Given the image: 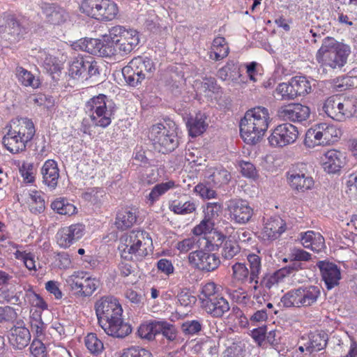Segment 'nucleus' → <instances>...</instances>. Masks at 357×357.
<instances>
[{"label": "nucleus", "mask_w": 357, "mask_h": 357, "mask_svg": "<svg viewBox=\"0 0 357 357\" xmlns=\"http://www.w3.org/2000/svg\"><path fill=\"white\" fill-rule=\"evenodd\" d=\"M95 310L98 324L107 335L122 339L132 333L131 325L123 319V309L116 298H101L96 303Z\"/></svg>", "instance_id": "nucleus-1"}, {"label": "nucleus", "mask_w": 357, "mask_h": 357, "mask_svg": "<svg viewBox=\"0 0 357 357\" xmlns=\"http://www.w3.org/2000/svg\"><path fill=\"white\" fill-rule=\"evenodd\" d=\"M270 122L268 109L257 107L248 110L240 122V133L244 142L255 144L264 136Z\"/></svg>", "instance_id": "nucleus-2"}, {"label": "nucleus", "mask_w": 357, "mask_h": 357, "mask_svg": "<svg viewBox=\"0 0 357 357\" xmlns=\"http://www.w3.org/2000/svg\"><path fill=\"white\" fill-rule=\"evenodd\" d=\"M351 48L348 45L338 43L334 38L326 37L317 52L316 59L323 73L327 70H340L347 63Z\"/></svg>", "instance_id": "nucleus-3"}, {"label": "nucleus", "mask_w": 357, "mask_h": 357, "mask_svg": "<svg viewBox=\"0 0 357 357\" xmlns=\"http://www.w3.org/2000/svg\"><path fill=\"white\" fill-rule=\"evenodd\" d=\"M120 240L121 257L128 261H142L148 255V248L152 245L149 234L140 230H132L122 236Z\"/></svg>", "instance_id": "nucleus-4"}, {"label": "nucleus", "mask_w": 357, "mask_h": 357, "mask_svg": "<svg viewBox=\"0 0 357 357\" xmlns=\"http://www.w3.org/2000/svg\"><path fill=\"white\" fill-rule=\"evenodd\" d=\"M178 126L172 121L153 125L149 134L155 150L166 154L174 151L178 146Z\"/></svg>", "instance_id": "nucleus-5"}, {"label": "nucleus", "mask_w": 357, "mask_h": 357, "mask_svg": "<svg viewBox=\"0 0 357 357\" xmlns=\"http://www.w3.org/2000/svg\"><path fill=\"white\" fill-rule=\"evenodd\" d=\"M84 109L93 126L106 128L110 125L116 108L114 102L105 95L99 94L86 102Z\"/></svg>", "instance_id": "nucleus-6"}, {"label": "nucleus", "mask_w": 357, "mask_h": 357, "mask_svg": "<svg viewBox=\"0 0 357 357\" xmlns=\"http://www.w3.org/2000/svg\"><path fill=\"white\" fill-rule=\"evenodd\" d=\"M321 296V289L315 285L302 286L282 296L280 302L285 307H307L317 303Z\"/></svg>", "instance_id": "nucleus-7"}, {"label": "nucleus", "mask_w": 357, "mask_h": 357, "mask_svg": "<svg viewBox=\"0 0 357 357\" xmlns=\"http://www.w3.org/2000/svg\"><path fill=\"white\" fill-rule=\"evenodd\" d=\"M206 181L195 187V192L202 198L212 199L217 195L213 188L227 184L231 179L230 173L222 167H210L205 172Z\"/></svg>", "instance_id": "nucleus-8"}, {"label": "nucleus", "mask_w": 357, "mask_h": 357, "mask_svg": "<svg viewBox=\"0 0 357 357\" xmlns=\"http://www.w3.org/2000/svg\"><path fill=\"white\" fill-rule=\"evenodd\" d=\"M356 100L343 96L335 95L328 98L322 106L323 111L330 118L342 121L356 112Z\"/></svg>", "instance_id": "nucleus-9"}, {"label": "nucleus", "mask_w": 357, "mask_h": 357, "mask_svg": "<svg viewBox=\"0 0 357 357\" xmlns=\"http://www.w3.org/2000/svg\"><path fill=\"white\" fill-rule=\"evenodd\" d=\"M340 135V130L334 125L321 123L307 131L304 144L310 148L319 145H328L337 141Z\"/></svg>", "instance_id": "nucleus-10"}, {"label": "nucleus", "mask_w": 357, "mask_h": 357, "mask_svg": "<svg viewBox=\"0 0 357 357\" xmlns=\"http://www.w3.org/2000/svg\"><path fill=\"white\" fill-rule=\"evenodd\" d=\"M80 9L83 13L99 21H110L119 12L117 5L111 0H84Z\"/></svg>", "instance_id": "nucleus-11"}, {"label": "nucleus", "mask_w": 357, "mask_h": 357, "mask_svg": "<svg viewBox=\"0 0 357 357\" xmlns=\"http://www.w3.org/2000/svg\"><path fill=\"white\" fill-rule=\"evenodd\" d=\"M306 163L293 165L287 172V182L291 188L297 192H305L312 188L314 180Z\"/></svg>", "instance_id": "nucleus-12"}, {"label": "nucleus", "mask_w": 357, "mask_h": 357, "mask_svg": "<svg viewBox=\"0 0 357 357\" xmlns=\"http://www.w3.org/2000/svg\"><path fill=\"white\" fill-rule=\"evenodd\" d=\"M67 284L77 297H89L98 289L100 282L87 277L84 272H75L66 279Z\"/></svg>", "instance_id": "nucleus-13"}, {"label": "nucleus", "mask_w": 357, "mask_h": 357, "mask_svg": "<svg viewBox=\"0 0 357 357\" xmlns=\"http://www.w3.org/2000/svg\"><path fill=\"white\" fill-rule=\"evenodd\" d=\"M226 205L229 219L236 224L248 223L254 214L253 208L246 200L242 199H231L227 202Z\"/></svg>", "instance_id": "nucleus-14"}, {"label": "nucleus", "mask_w": 357, "mask_h": 357, "mask_svg": "<svg viewBox=\"0 0 357 357\" xmlns=\"http://www.w3.org/2000/svg\"><path fill=\"white\" fill-rule=\"evenodd\" d=\"M68 74L73 79L82 77L87 79L99 75V66L93 58L76 57L69 64Z\"/></svg>", "instance_id": "nucleus-15"}, {"label": "nucleus", "mask_w": 357, "mask_h": 357, "mask_svg": "<svg viewBox=\"0 0 357 357\" xmlns=\"http://www.w3.org/2000/svg\"><path fill=\"white\" fill-rule=\"evenodd\" d=\"M188 262L196 269L204 272H211L218 268L221 261L214 253L196 250L188 255Z\"/></svg>", "instance_id": "nucleus-16"}, {"label": "nucleus", "mask_w": 357, "mask_h": 357, "mask_svg": "<svg viewBox=\"0 0 357 357\" xmlns=\"http://www.w3.org/2000/svg\"><path fill=\"white\" fill-rule=\"evenodd\" d=\"M298 136L297 128L291 123H282L278 126L268 137L272 146L283 147L294 143Z\"/></svg>", "instance_id": "nucleus-17"}, {"label": "nucleus", "mask_w": 357, "mask_h": 357, "mask_svg": "<svg viewBox=\"0 0 357 357\" xmlns=\"http://www.w3.org/2000/svg\"><path fill=\"white\" fill-rule=\"evenodd\" d=\"M78 46L82 51L98 56L111 57L116 54L112 44H107L105 40L86 38L79 40Z\"/></svg>", "instance_id": "nucleus-18"}, {"label": "nucleus", "mask_w": 357, "mask_h": 357, "mask_svg": "<svg viewBox=\"0 0 357 357\" xmlns=\"http://www.w3.org/2000/svg\"><path fill=\"white\" fill-rule=\"evenodd\" d=\"M85 226L80 223L63 227L56 233L57 243L61 248H68L83 236Z\"/></svg>", "instance_id": "nucleus-19"}, {"label": "nucleus", "mask_w": 357, "mask_h": 357, "mask_svg": "<svg viewBox=\"0 0 357 357\" xmlns=\"http://www.w3.org/2000/svg\"><path fill=\"white\" fill-rule=\"evenodd\" d=\"M310 115V108L300 103L289 104L280 107L278 110V116L280 119L292 122L305 121Z\"/></svg>", "instance_id": "nucleus-20"}, {"label": "nucleus", "mask_w": 357, "mask_h": 357, "mask_svg": "<svg viewBox=\"0 0 357 357\" xmlns=\"http://www.w3.org/2000/svg\"><path fill=\"white\" fill-rule=\"evenodd\" d=\"M317 266L319 268L326 287L331 290L339 284L341 279L340 269L332 262L319 261Z\"/></svg>", "instance_id": "nucleus-21"}, {"label": "nucleus", "mask_w": 357, "mask_h": 357, "mask_svg": "<svg viewBox=\"0 0 357 357\" xmlns=\"http://www.w3.org/2000/svg\"><path fill=\"white\" fill-rule=\"evenodd\" d=\"M13 326L8 334L10 344L15 349H23L30 342L31 333L24 326L20 325Z\"/></svg>", "instance_id": "nucleus-22"}, {"label": "nucleus", "mask_w": 357, "mask_h": 357, "mask_svg": "<svg viewBox=\"0 0 357 357\" xmlns=\"http://www.w3.org/2000/svg\"><path fill=\"white\" fill-rule=\"evenodd\" d=\"M285 229L284 221L279 216H273L264 222L261 236L264 240L272 241L278 238Z\"/></svg>", "instance_id": "nucleus-23"}, {"label": "nucleus", "mask_w": 357, "mask_h": 357, "mask_svg": "<svg viewBox=\"0 0 357 357\" xmlns=\"http://www.w3.org/2000/svg\"><path fill=\"white\" fill-rule=\"evenodd\" d=\"M202 303L206 312L215 318L222 317L230 309L228 301L221 294L217 295L207 301H202Z\"/></svg>", "instance_id": "nucleus-24"}, {"label": "nucleus", "mask_w": 357, "mask_h": 357, "mask_svg": "<svg viewBox=\"0 0 357 357\" xmlns=\"http://www.w3.org/2000/svg\"><path fill=\"white\" fill-rule=\"evenodd\" d=\"M214 235L217 238L214 245L217 248L222 246L220 255L222 263L229 261L240 252L241 248L239 245L236 242L225 240L226 236L222 233L215 231Z\"/></svg>", "instance_id": "nucleus-25"}, {"label": "nucleus", "mask_w": 357, "mask_h": 357, "mask_svg": "<svg viewBox=\"0 0 357 357\" xmlns=\"http://www.w3.org/2000/svg\"><path fill=\"white\" fill-rule=\"evenodd\" d=\"M344 159V156L340 151L335 149L329 150L321 157L323 168L329 174L336 173L343 167Z\"/></svg>", "instance_id": "nucleus-26"}, {"label": "nucleus", "mask_w": 357, "mask_h": 357, "mask_svg": "<svg viewBox=\"0 0 357 357\" xmlns=\"http://www.w3.org/2000/svg\"><path fill=\"white\" fill-rule=\"evenodd\" d=\"M8 126L13 129L14 133L20 135L26 143L33 139L36 132L33 123L27 118L13 119Z\"/></svg>", "instance_id": "nucleus-27"}, {"label": "nucleus", "mask_w": 357, "mask_h": 357, "mask_svg": "<svg viewBox=\"0 0 357 357\" xmlns=\"http://www.w3.org/2000/svg\"><path fill=\"white\" fill-rule=\"evenodd\" d=\"M116 42V54L126 55L130 54L139 44V33L134 29H130L128 32L121 40H114Z\"/></svg>", "instance_id": "nucleus-28"}, {"label": "nucleus", "mask_w": 357, "mask_h": 357, "mask_svg": "<svg viewBox=\"0 0 357 357\" xmlns=\"http://www.w3.org/2000/svg\"><path fill=\"white\" fill-rule=\"evenodd\" d=\"M300 239L302 245L305 248L319 252L325 248V240L320 233L312 230L300 234Z\"/></svg>", "instance_id": "nucleus-29"}, {"label": "nucleus", "mask_w": 357, "mask_h": 357, "mask_svg": "<svg viewBox=\"0 0 357 357\" xmlns=\"http://www.w3.org/2000/svg\"><path fill=\"white\" fill-rule=\"evenodd\" d=\"M43 182L52 189H54L58 183L59 169L57 163L53 160H47L41 168Z\"/></svg>", "instance_id": "nucleus-30"}, {"label": "nucleus", "mask_w": 357, "mask_h": 357, "mask_svg": "<svg viewBox=\"0 0 357 357\" xmlns=\"http://www.w3.org/2000/svg\"><path fill=\"white\" fill-rule=\"evenodd\" d=\"M328 343V335L325 333H312L305 342V351L312 356L324 350Z\"/></svg>", "instance_id": "nucleus-31"}, {"label": "nucleus", "mask_w": 357, "mask_h": 357, "mask_svg": "<svg viewBox=\"0 0 357 357\" xmlns=\"http://www.w3.org/2000/svg\"><path fill=\"white\" fill-rule=\"evenodd\" d=\"M8 132L2 139V143L8 151L12 153H17L26 149V142L22 139V137L14 133V131L8 126H6Z\"/></svg>", "instance_id": "nucleus-32"}, {"label": "nucleus", "mask_w": 357, "mask_h": 357, "mask_svg": "<svg viewBox=\"0 0 357 357\" xmlns=\"http://www.w3.org/2000/svg\"><path fill=\"white\" fill-rule=\"evenodd\" d=\"M247 259L250 268V277H249L248 281L250 284H255L252 287L253 292L264 290L263 288H260L258 280L261 270V258L255 254H250L248 255Z\"/></svg>", "instance_id": "nucleus-33"}, {"label": "nucleus", "mask_w": 357, "mask_h": 357, "mask_svg": "<svg viewBox=\"0 0 357 357\" xmlns=\"http://www.w3.org/2000/svg\"><path fill=\"white\" fill-rule=\"evenodd\" d=\"M206 117L204 114L198 113L195 116H190L186 122L190 136L192 137L202 135L206 129Z\"/></svg>", "instance_id": "nucleus-34"}, {"label": "nucleus", "mask_w": 357, "mask_h": 357, "mask_svg": "<svg viewBox=\"0 0 357 357\" xmlns=\"http://www.w3.org/2000/svg\"><path fill=\"white\" fill-rule=\"evenodd\" d=\"M130 63L144 79L149 77V75L155 70V63L148 56H139L135 57L130 61Z\"/></svg>", "instance_id": "nucleus-35"}, {"label": "nucleus", "mask_w": 357, "mask_h": 357, "mask_svg": "<svg viewBox=\"0 0 357 357\" xmlns=\"http://www.w3.org/2000/svg\"><path fill=\"white\" fill-rule=\"evenodd\" d=\"M229 48L223 37L215 38L212 44V50L210 58L215 61H220L225 58L229 54Z\"/></svg>", "instance_id": "nucleus-36"}, {"label": "nucleus", "mask_w": 357, "mask_h": 357, "mask_svg": "<svg viewBox=\"0 0 357 357\" xmlns=\"http://www.w3.org/2000/svg\"><path fill=\"white\" fill-rule=\"evenodd\" d=\"M28 205L30 211L35 215L40 214L45 209V202L41 192L33 190L29 193Z\"/></svg>", "instance_id": "nucleus-37"}, {"label": "nucleus", "mask_w": 357, "mask_h": 357, "mask_svg": "<svg viewBox=\"0 0 357 357\" xmlns=\"http://www.w3.org/2000/svg\"><path fill=\"white\" fill-rule=\"evenodd\" d=\"M158 325L159 321L156 320L144 322L139 326L137 334L142 339L149 341L153 340L155 339V335L158 334Z\"/></svg>", "instance_id": "nucleus-38"}, {"label": "nucleus", "mask_w": 357, "mask_h": 357, "mask_svg": "<svg viewBox=\"0 0 357 357\" xmlns=\"http://www.w3.org/2000/svg\"><path fill=\"white\" fill-rule=\"evenodd\" d=\"M131 210H122L119 211L116 218L115 225L121 230H126L131 227L137 220V216Z\"/></svg>", "instance_id": "nucleus-39"}, {"label": "nucleus", "mask_w": 357, "mask_h": 357, "mask_svg": "<svg viewBox=\"0 0 357 357\" xmlns=\"http://www.w3.org/2000/svg\"><path fill=\"white\" fill-rule=\"evenodd\" d=\"M123 76L128 85L135 87L138 86L144 79L139 71L129 62V63L122 68Z\"/></svg>", "instance_id": "nucleus-40"}, {"label": "nucleus", "mask_w": 357, "mask_h": 357, "mask_svg": "<svg viewBox=\"0 0 357 357\" xmlns=\"http://www.w3.org/2000/svg\"><path fill=\"white\" fill-rule=\"evenodd\" d=\"M175 186V183L172 181H169L165 183H162L155 185L149 195L146 196V203L149 206L153 205V204L158 200L159 197L165 193L169 189L173 188Z\"/></svg>", "instance_id": "nucleus-41"}, {"label": "nucleus", "mask_w": 357, "mask_h": 357, "mask_svg": "<svg viewBox=\"0 0 357 357\" xmlns=\"http://www.w3.org/2000/svg\"><path fill=\"white\" fill-rule=\"evenodd\" d=\"M46 21L52 24H59L65 21V11L53 6H47L43 8Z\"/></svg>", "instance_id": "nucleus-42"}, {"label": "nucleus", "mask_w": 357, "mask_h": 357, "mask_svg": "<svg viewBox=\"0 0 357 357\" xmlns=\"http://www.w3.org/2000/svg\"><path fill=\"white\" fill-rule=\"evenodd\" d=\"M51 208L60 215H72L76 213V207L64 198H58L53 201Z\"/></svg>", "instance_id": "nucleus-43"}, {"label": "nucleus", "mask_w": 357, "mask_h": 357, "mask_svg": "<svg viewBox=\"0 0 357 357\" xmlns=\"http://www.w3.org/2000/svg\"><path fill=\"white\" fill-rule=\"evenodd\" d=\"M8 38L11 43L19 41L26 33V29L22 26L15 19L11 18L8 20Z\"/></svg>", "instance_id": "nucleus-44"}, {"label": "nucleus", "mask_w": 357, "mask_h": 357, "mask_svg": "<svg viewBox=\"0 0 357 357\" xmlns=\"http://www.w3.org/2000/svg\"><path fill=\"white\" fill-rule=\"evenodd\" d=\"M169 208L174 213L185 215L194 212L196 210L197 205L192 201L183 202L180 200H174L169 204Z\"/></svg>", "instance_id": "nucleus-45"}, {"label": "nucleus", "mask_w": 357, "mask_h": 357, "mask_svg": "<svg viewBox=\"0 0 357 357\" xmlns=\"http://www.w3.org/2000/svg\"><path fill=\"white\" fill-rule=\"evenodd\" d=\"M290 81L296 97L305 96L310 92L311 85L305 77L296 76L292 77Z\"/></svg>", "instance_id": "nucleus-46"}, {"label": "nucleus", "mask_w": 357, "mask_h": 357, "mask_svg": "<svg viewBox=\"0 0 357 357\" xmlns=\"http://www.w3.org/2000/svg\"><path fill=\"white\" fill-rule=\"evenodd\" d=\"M15 282L12 284H6L0 287V303L16 304L19 297L16 296Z\"/></svg>", "instance_id": "nucleus-47"}, {"label": "nucleus", "mask_w": 357, "mask_h": 357, "mask_svg": "<svg viewBox=\"0 0 357 357\" xmlns=\"http://www.w3.org/2000/svg\"><path fill=\"white\" fill-rule=\"evenodd\" d=\"M16 75L18 81L25 86L37 88L39 86L38 80L35 79L34 75L22 67H17Z\"/></svg>", "instance_id": "nucleus-48"}, {"label": "nucleus", "mask_w": 357, "mask_h": 357, "mask_svg": "<svg viewBox=\"0 0 357 357\" xmlns=\"http://www.w3.org/2000/svg\"><path fill=\"white\" fill-rule=\"evenodd\" d=\"M232 277L242 283L249 280L250 268L248 269L244 263L236 262L232 267Z\"/></svg>", "instance_id": "nucleus-49"}, {"label": "nucleus", "mask_w": 357, "mask_h": 357, "mask_svg": "<svg viewBox=\"0 0 357 357\" xmlns=\"http://www.w3.org/2000/svg\"><path fill=\"white\" fill-rule=\"evenodd\" d=\"M85 346L93 354H98L102 352L104 347L102 342L98 338L96 333H89L84 339Z\"/></svg>", "instance_id": "nucleus-50"}, {"label": "nucleus", "mask_w": 357, "mask_h": 357, "mask_svg": "<svg viewBox=\"0 0 357 357\" xmlns=\"http://www.w3.org/2000/svg\"><path fill=\"white\" fill-rule=\"evenodd\" d=\"M277 96H280V100H290L296 98L291 81L287 83H280L275 89Z\"/></svg>", "instance_id": "nucleus-51"}, {"label": "nucleus", "mask_w": 357, "mask_h": 357, "mask_svg": "<svg viewBox=\"0 0 357 357\" xmlns=\"http://www.w3.org/2000/svg\"><path fill=\"white\" fill-rule=\"evenodd\" d=\"M238 66L234 61L227 63L218 71V76L222 80L234 79L238 74Z\"/></svg>", "instance_id": "nucleus-52"}, {"label": "nucleus", "mask_w": 357, "mask_h": 357, "mask_svg": "<svg viewBox=\"0 0 357 357\" xmlns=\"http://www.w3.org/2000/svg\"><path fill=\"white\" fill-rule=\"evenodd\" d=\"M158 329V334L162 333V335L170 342L175 340L177 337V330L176 327L165 321H159Z\"/></svg>", "instance_id": "nucleus-53"}, {"label": "nucleus", "mask_w": 357, "mask_h": 357, "mask_svg": "<svg viewBox=\"0 0 357 357\" xmlns=\"http://www.w3.org/2000/svg\"><path fill=\"white\" fill-rule=\"evenodd\" d=\"M198 243V238L197 236H192L178 241L176 245V248L181 252L186 253L190 250H196L199 248Z\"/></svg>", "instance_id": "nucleus-54"}, {"label": "nucleus", "mask_w": 357, "mask_h": 357, "mask_svg": "<svg viewBox=\"0 0 357 357\" xmlns=\"http://www.w3.org/2000/svg\"><path fill=\"white\" fill-rule=\"evenodd\" d=\"M26 296L32 306L38 308V310H45L47 309V304L43 298L33 289H29L26 291Z\"/></svg>", "instance_id": "nucleus-55"}, {"label": "nucleus", "mask_w": 357, "mask_h": 357, "mask_svg": "<svg viewBox=\"0 0 357 357\" xmlns=\"http://www.w3.org/2000/svg\"><path fill=\"white\" fill-rule=\"evenodd\" d=\"M285 271L278 270L271 275H266L261 281L260 286L267 289H271L275 284H278L284 278V272Z\"/></svg>", "instance_id": "nucleus-56"}, {"label": "nucleus", "mask_w": 357, "mask_h": 357, "mask_svg": "<svg viewBox=\"0 0 357 357\" xmlns=\"http://www.w3.org/2000/svg\"><path fill=\"white\" fill-rule=\"evenodd\" d=\"M43 340L44 339L33 338L29 349L34 357H48L47 348L43 342Z\"/></svg>", "instance_id": "nucleus-57"}, {"label": "nucleus", "mask_w": 357, "mask_h": 357, "mask_svg": "<svg viewBox=\"0 0 357 357\" xmlns=\"http://www.w3.org/2000/svg\"><path fill=\"white\" fill-rule=\"evenodd\" d=\"M119 357H152V354L144 348L131 347L123 349Z\"/></svg>", "instance_id": "nucleus-58"}, {"label": "nucleus", "mask_w": 357, "mask_h": 357, "mask_svg": "<svg viewBox=\"0 0 357 357\" xmlns=\"http://www.w3.org/2000/svg\"><path fill=\"white\" fill-rule=\"evenodd\" d=\"M214 225V222L212 220L204 216L201 222L194 227L192 232L197 237V236L210 233L213 229Z\"/></svg>", "instance_id": "nucleus-59"}, {"label": "nucleus", "mask_w": 357, "mask_h": 357, "mask_svg": "<svg viewBox=\"0 0 357 357\" xmlns=\"http://www.w3.org/2000/svg\"><path fill=\"white\" fill-rule=\"evenodd\" d=\"M16 310L8 305L0 307V323H13L17 318Z\"/></svg>", "instance_id": "nucleus-60"}, {"label": "nucleus", "mask_w": 357, "mask_h": 357, "mask_svg": "<svg viewBox=\"0 0 357 357\" xmlns=\"http://www.w3.org/2000/svg\"><path fill=\"white\" fill-rule=\"evenodd\" d=\"M128 30L129 29H126L123 26H112L109 30V38L111 40L109 41H107V43L112 44L114 49L116 52V47H114L116 45V42L114 40H121V38L125 36L126 33L128 32Z\"/></svg>", "instance_id": "nucleus-61"}, {"label": "nucleus", "mask_w": 357, "mask_h": 357, "mask_svg": "<svg viewBox=\"0 0 357 357\" xmlns=\"http://www.w3.org/2000/svg\"><path fill=\"white\" fill-rule=\"evenodd\" d=\"M160 22V19L154 13H151L149 14L145 20L144 25L150 31L157 33L160 31L162 27Z\"/></svg>", "instance_id": "nucleus-62"}, {"label": "nucleus", "mask_w": 357, "mask_h": 357, "mask_svg": "<svg viewBox=\"0 0 357 357\" xmlns=\"http://www.w3.org/2000/svg\"><path fill=\"white\" fill-rule=\"evenodd\" d=\"M222 204L219 202H208L204 209V216L208 219L213 220L219 216L222 211Z\"/></svg>", "instance_id": "nucleus-63"}, {"label": "nucleus", "mask_w": 357, "mask_h": 357, "mask_svg": "<svg viewBox=\"0 0 357 357\" xmlns=\"http://www.w3.org/2000/svg\"><path fill=\"white\" fill-rule=\"evenodd\" d=\"M202 328V323L198 320L186 321L181 325L183 332L186 335H195Z\"/></svg>", "instance_id": "nucleus-64"}]
</instances>
